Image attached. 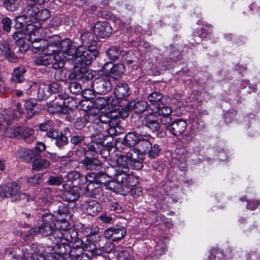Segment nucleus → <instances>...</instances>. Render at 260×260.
<instances>
[{
	"mask_svg": "<svg viewBox=\"0 0 260 260\" xmlns=\"http://www.w3.org/2000/svg\"><path fill=\"white\" fill-rule=\"evenodd\" d=\"M120 170L115 166H109L104 169V172L101 171L98 173L92 172L88 174V177L93 179L95 182L100 183L102 188L112 190L115 188L114 182L118 183V186L125 184L128 185L129 182L124 176H121Z\"/></svg>",
	"mask_w": 260,
	"mask_h": 260,
	"instance_id": "nucleus-1",
	"label": "nucleus"
},
{
	"mask_svg": "<svg viewBox=\"0 0 260 260\" xmlns=\"http://www.w3.org/2000/svg\"><path fill=\"white\" fill-rule=\"evenodd\" d=\"M40 46H35L36 50L41 51L44 53H47L50 55H54L55 53H62L63 52L68 54V58H73L72 56L75 52L73 48V42L69 39L61 40V38L57 35H54L50 37L47 41L40 40Z\"/></svg>",
	"mask_w": 260,
	"mask_h": 260,
	"instance_id": "nucleus-2",
	"label": "nucleus"
},
{
	"mask_svg": "<svg viewBox=\"0 0 260 260\" xmlns=\"http://www.w3.org/2000/svg\"><path fill=\"white\" fill-rule=\"evenodd\" d=\"M142 160V154H140V151L136 148H130L117 156L115 166L120 170L121 176L128 180L132 178V176L127 174L129 167L137 170L141 169L143 167Z\"/></svg>",
	"mask_w": 260,
	"mask_h": 260,
	"instance_id": "nucleus-3",
	"label": "nucleus"
},
{
	"mask_svg": "<svg viewBox=\"0 0 260 260\" xmlns=\"http://www.w3.org/2000/svg\"><path fill=\"white\" fill-rule=\"evenodd\" d=\"M113 114L110 112H101L99 114L95 112H92L91 110H90V113L87 117L90 122H93L92 127L98 132L100 126L102 127L106 126V125H109V124H112V126L114 124H119V120L117 118V116L124 118L127 117L128 115V112L125 110L119 113L118 116L116 114L113 115Z\"/></svg>",
	"mask_w": 260,
	"mask_h": 260,
	"instance_id": "nucleus-4",
	"label": "nucleus"
},
{
	"mask_svg": "<svg viewBox=\"0 0 260 260\" xmlns=\"http://www.w3.org/2000/svg\"><path fill=\"white\" fill-rule=\"evenodd\" d=\"M86 47L87 49L84 50L83 46H77L73 42L75 52L72 56H73L74 64L86 67L90 63L92 60L95 58L98 53L96 50V46Z\"/></svg>",
	"mask_w": 260,
	"mask_h": 260,
	"instance_id": "nucleus-5",
	"label": "nucleus"
},
{
	"mask_svg": "<svg viewBox=\"0 0 260 260\" xmlns=\"http://www.w3.org/2000/svg\"><path fill=\"white\" fill-rule=\"evenodd\" d=\"M42 223L37 227L38 233L44 237L51 236V239L55 240L54 234L60 228L62 220H57L50 213L42 214Z\"/></svg>",
	"mask_w": 260,
	"mask_h": 260,
	"instance_id": "nucleus-6",
	"label": "nucleus"
},
{
	"mask_svg": "<svg viewBox=\"0 0 260 260\" xmlns=\"http://www.w3.org/2000/svg\"><path fill=\"white\" fill-rule=\"evenodd\" d=\"M26 195L21 191V186L15 182L0 185V198L10 199L13 202L25 199Z\"/></svg>",
	"mask_w": 260,
	"mask_h": 260,
	"instance_id": "nucleus-7",
	"label": "nucleus"
},
{
	"mask_svg": "<svg viewBox=\"0 0 260 260\" xmlns=\"http://www.w3.org/2000/svg\"><path fill=\"white\" fill-rule=\"evenodd\" d=\"M22 13L26 19L31 23L45 21L50 17V13L47 9L40 10L37 7H25Z\"/></svg>",
	"mask_w": 260,
	"mask_h": 260,
	"instance_id": "nucleus-8",
	"label": "nucleus"
},
{
	"mask_svg": "<svg viewBox=\"0 0 260 260\" xmlns=\"http://www.w3.org/2000/svg\"><path fill=\"white\" fill-rule=\"evenodd\" d=\"M69 223L66 219L62 220L58 231L54 234L55 240L71 243L75 241L78 237V233L74 229L69 228Z\"/></svg>",
	"mask_w": 260,
	"mask_h": 260,
	"instance_id": "nucleus-9",
	"label": "nucleus"
},
{
	"mask_svg": "<svg viewBox=\"0 0 260 260\" xmlns=\"http://www.w3.org/2000/svg\"><path fill=\"white\" fill-rule=\"evenodd\" d=\"M87 182L88 184L85 187L83 185L80 186V190L82 191L83 195L86 197L97 199L101 202L103 197H105L101 184L96 183L93 179L88 177Z\"/></svg>",
	"mask_w": 260,
	"mask_h": 260,
	"instance_id": "nucleus-10",
	"label": "nucleus"
},
{
	"mask_svg": "<svg viewBox=\"0 0 260 260\" xmlns=\"http://www.w3.org/2000/svg\"><path fill=\"white\" fill-rule=\"evenodd\" d=\"M90 87L93 88V90L98 94H106L112 88L110 77L103 76L96 78L93 82L89 83Z\"/></svg>",
	"mask_w": 260,
	"mask_h": 260,
	"instance_id": "nucleus-11",
	"label": "nucleus"
},
{
	"mask_svg": "<svg viewBox=\"0 0 260 260\" xmlns=\"http://www.w3.org/2000/svg\"><path fill=\"white\" fill-rule=\"evenodd\" d=\"M28 253L31 254V260H48L55 254H50L47 247L44 248L42 245L33 243L30 247Z\"/></svg>",
	"mask_w": 260,
	"mask_h": 260,
	"instance_id": "nucleus-12",
	"label": "nucleus"
},
{
	"mask_svg": "<svg viewBox=\"0 0 260 260\" xmlns=\"http://www.w3.org/2000/svg\"><path fill=\"white\" fill-rule=\"evenodd\" d=\"M55 245L52 247L47 246V249L49 250L50 254H56L57 256H62L64 259L68 257H71L72 250H71V244L65 242L57 241V240H53Z\"/></svg>",
	"mask_w": 260,
	"mask_h": 260,
	"instance_id": "nucleus-13",
	"label": "nucleus"
},
{
	"mask_svg": "<svg viewBox=\"0 0 260 260\" xmlns=\"http://www.w3.org/2000/svg\"><path fill=\"white\" fill-rule=\"evenodd\" d=\"M86 67L82 65L74 64V69L69 75V78L71 80H80L83 83L86 81L91 82L93 76L90 71L86 70Z\"/></svg>",
	"mask_w": 260,
	"mask_h": 260,
	"instance_id": "nucleus-14",
	"label": "nucleus"
},
{
	"mask_svg": "<svg viewBox=\"0 0 260 260\" xmlns=\"http://www.w3.org/2000/svg\"><path fill=\"white\" fill-rule=\"evenodd\" d=\"M62 187L64 191L61 193L60 197L64 201L68 202H75L80 196V186L78 187L75 185L71 186L67 183L62 184Z\"/></svg>",
	"mask_w": 260,
	"mask_h": 260,
	"instance_id": "nucleus-15",
	"label": "nucleus"
},
{
	"mask_svg": "<svg viewBox=\"0 0 260 260\" xmlns=\"http://www.w3.org/2000/svg\"><path fill=\"white\" fill-rule=\"evenodd\" d=\"M126 234V230L124 226L121 225H114L105 230L104 236L107 239L116 241L123 239Z\"/></svg>",
	"mask_w": 260,
	"mask_h": 260,
	"instance_id": "nucleus-16",
	"label": "nucleus"
},
{
	"mask_svg": "<svg viewBox=\"0 0 260 260\" xmlns=\"http://www.w3.org/2000/svg\"><path fill=\"white\" fill-rule=\"evenodd\" d=\"M104 72L114 80L119 77L124 72V66L121 63L114 64L112 61L105 63L103 67Z\"/></svg>",
	"mask_w": 260,
	"mask_h": 260,
	"instance_id": "nucleus-17",
	"label": "nucleus"
},
{
	"mask_svg": "<svg viewBox=\"0 0 260 260\" xmlns=\"http://www.w3.org/2000/svg\"><path fill=\"white\" fill-rule=\"evenodd\" d=\"M87 178L88 174L86 176H84L77 171H72L67 174V180L66 183L71 184V186H73L75 184V185L82 186L87 183Z\"/></svg>",
	"mask_w": 260,
	"mask_h": 260,
	"instance_id": "nucleus-18",
	"label": "nucleus"
},
{
	"mask_svg": "<svg viewBox=\"0 0 260 260\" xmlns=\"http://www.w3.org/2000/svg\"><path fill=\"white\" fill-rule=\"evenodd\" d=\"M48 137L55 140V145L59 149H63L69 143L68 137L61 131L56 129L52 132H49Z\"/></svg>",
	"mask_w": 260,
	"mask_h": 260,
	"instance_id": "nucleus-19",
	"label": "nucleus"
},
{
	"mask_svg": "<svg viewBox=\"0 0 260 260\" xmlns=\"http://www.w3.org/2000/svg\"><path fill=\"white\" fill-rule=\"evenodd\" d=\"M93 31L98 37L104 38L111 34L112 28L106 21L98 22L93 27Z\"/></svg>",
	"mask_w": 260,
	"mask_h": 260,
	"instance_id": "nucleus-20",
	"label": "nucleus"
},
{
	"mask_svg": "<svg viewBox=\"0 0 260 260\" xmlns=\"http://www.w3.org/2000/svg\"><path fill=\"white\" fill-rule=\"evenodd\" d=\"M186 127L187 123L185 120L178 119L173 121L168 131L174 136L178 137L184 133Z\"/></svg>",
	"mask_w": 260,
	"mask_h": 260,
	"instance_id": "nucleus-21",
	"label": "nucleus"
},
{
	"mask_svg": "<svg viewBox=\"0 0 260 260\" xmlns=\"http://www.w3.org/2000/svg\"><path fill=\"white\" fill-rule=\"evenodd\" d=\"M97 156L90 155L88 152L85 153V157L81 161L83 168L86 170H94L101 166V161Z\"/></svg>",
	"mask_w": 260,
	"mask_h": 260,
	"instance_id": "nucleus-22",
	"label": "nucleus"
},
{
	"mask_svg": "<svg viewBox=\"0 0 260 260\" xmlns=\"http://www.w3.org/2000/svg\"><path fill=\"white\" fill-rule=\"evenodd\" d=\"M83 211L90 216H95L101 211L100 204L96 201L86 202L82 205Z\"/></svg>",
	"mask_w": 260,
	"mask_h": 260,
	"instance_id": "nucleus-23",
	"label": "nucleus"
},
{
	"mask_svg": "<svg viewBox=\"0 0 260 260\" xmlns=\"http://www.w3.org/2000/svg\"><path fill=\"white\" fill-rule=\"evenodd\" d=\"M16 118H18V116L15 110L11 109L4 110L0 114V125L5 127L9 125Z\"/></svg>",
	"mask_w": 260,
	"mask_h": 260,
	"instance_id": "nucleus-24",
	"label": "nucleus"
},
{
	"mask_svg": "<svg viewBox=\"0 0 260 260\" xmlns=\"http://www.w3.org/2000/svg\"><path fill=\"white\" fill-rule=\"evenodd\" d=\"M142 124L146 126L152 132L159 131L160 127L157 117L154 115H149L144 117Z\"/></svg>",
	"mask_w": 260,
	"mask_h": 260,
	"instance_id": "nucleus-25",
	"label": "nucleus"
},
{
	"mask_svg": "<svg viewBox=\"0 0 260 260\" xmlns=\"http://www.w3.org/2000/svg\"><path fill=\"white\" fill-rule=\"evenodd\" d=\"M68 54L63 52L62 53H55L54 55H52L51 63L50 66L54 69H58L62 68L64 65L66 60L73 59V58H68Z\"/></svg>",
	"mask_w": 260,
	"mask_h": 260,
	"instance_id": "nucleus-26",
	"label": "nucleus"
},
{
	"mask_svg": "<svg viewBox=\"0 0 260 260\" xmlns=\"http://www.w3.org/2000/svg\"><path fill=\"white\" fill-rule=\"evenodd\" d=\"M118 124H114L112 126V124H109V125H106V126H103L102 127L100 126L99 129H98V132H97V136L99 138H102L104 140H105L110 136L116 134V130L115 128Z\"/></svg>",
	"mask_w": 260,
	"mask_h": 260,
	"instance_id": "nucleus-27",
	"label": "nucleus"
},
{
	"mask_svg": "<svg viewBox=\"0 0 260 260\" xmlns=\"http://www.w3.org/2000/svg\"><path fill=\"white\" fill-rule=\"evenodd\" d=\"M24 106L27 118L32 117L41 110V108L37 104L36 101L34 99L26 101Z\"/></svg>",
	"mask_w": 260,
	"mask_h": 260,
	"instance_id": "nucleus-28",
	"label": "nucleus"
},
{
	"mask_svg": "<svg viewBox=\"0 0 260 260\" xmlns=\"http://www.w3.org/2000/svg\"><path fill=\"white\" fill-rule=\"evenodd\" d=\"M58 96H60V98L62 100H64L63 101V104L64 105V107L62 106L60 104H53L50 106H49L47 107V111L50 113H62V114H66L68 110L66 106V102H65L66 100H68V99L67 98L66 95H63L62 93H60L58 94Z\"/></svg>",
	"mask_w": 260,
	"mask_h": 260,
	"instance_id": "nucleus-29",
	"label": "nucleus"
},
{
	"mask_svg": "<svg viewBox=\"0 0 260 260\" xmlns=\"http://www.w3.org/2000/svg\"><path fill=\"white\" fill-rule=\"evenodd\" d=\"M100 139V142L92 140L87 145L88 149L85 152H88L90 155L97 156L98 153L100 152L104 142L102 138H99Z\"/></svg>",
	"mask_w": 260,
	"mask_h": 260,
	"instance_id": "nucleus-30",
	"label": "nucleus"
},
{
	"mask_svg": "<svg viewBox=\"0 0 260 260\" xmlns=\"http://www.w3.org/2000/svg\"><path fill=\"white\" fill-rule=\"evenodd\" d=\"M94 36L91 31H85L81 34L80 40L82 45L86 47H94L96 46Z\"/></svg>",
	"mask_w": 260,
	"mask_h": 260,
	"instance_id": "nucleus-31",
	"label": "nucleus"
},
{
	"mask_svg": "<svg viewBox=\"0 0 260 260\" xmlns=\"http://www.w3.org/2000/svg\"><path fill=\"white\" fill-rule=\"evenodd\" d=\"M147 99L150 102L149 108L151 109V108H155L156 105L164 104L165 101L163 99L162 94L159 91L152 92L150 93Z\"/></svg>",
	"mask_w": 260,
	"mask_h": 260,
	"instance_id": "nucleus-32",
	"label": "nucleus"
},
{
	"mask_svg": "<svg viewBox=\"0 0 260 260\" xmlns=\"http://www.w3.org/2000/svg\"><path fill=\"white\" fill-rule=\"evenodd\" d=\"M51 165L49 160L44 158H36L32 161V169L36 171L48 168Z\"/></svg>",
	"mask_w": 260,
	"mask_h": 260,
	"instance_id": "nucleus-33",
	"label": "nucleus"
},
{
	"mask_svg": "<svg viewBox=\"0 0 260 260\" xmlns=\"http://www.w3.org/2000/svg\"><path fill=\"white\" fill-rule=\"evenodd\" d=\"M114 93L117 99H122L128 96L129 94L128 85L123 83L118 84L114 89Z\"/></svg>",
	"mask_w": 260,
	"mask_h": 260,
	"instance_id": "nucleus-34",
	"label": "nucleus"
},
{
	"mask_svg": "<svg viewBox=\"0 0 260 260\" xmlns=\"http://www.w3.org/2000/svg\"><path fill=\"white\" fill-rule=\"evenodd\" d=\"M18 155L23 161L30 162L32 161L36 153L32 150L22 148L18 150Z\"/></svg>",
	"mask_w": 260,
	"mask_h": 260,
	"instance_id": "nucleus-35",
	"label": "nucleus"
},
{
	"mask_svg": "<svg viewBox=\"0 0 260 260\" xmlns=\"http://www.w3.org/2000/svg\"><path fill=\"white\" fill-rule=\"evenodd\" d=\"M101 202L107 206L111 211H113L116 213H120L122 211L121 206L114 201H112L107 197H103Z\"/></svg>",
	"mask_w": 260,
	"mask_h": 260,
	"instance_id": "nucleus-36",
	"label": "nucleus"
},
{
	"mask_svg": "<svg viewBox=\"0 0 260 260\" xmlns=\"http://www.w3.org/2000/svg\"><path fill=\"white\" fill-rule=\"evenodd\" d=\"M26 70L24 67L21 66L15 69L13 72L12 80L15 83H21L24 80V74Z\"/></svg>",
	"mask_w": 260,
	"mask_h": 260,
	"instance_id": "nucleus-37",
	"label": "nucleus"
},
{
	"mask_svg": "<svg viewBox=\"0 0 260 260\" xmlns=\"http://www.w3.org/2000/svg\"><path fill=\"white\" fill-rule=\"evenodd\" d=\"M50 94L51 92L49 91L48 85L41 83L39 84L36 99L39 100H44L47 99Z\"/></svg>",
	"mask_w": 260,
	"mask_h": 260,
	"instance_id": "nucleus-38",
	"label": "nucleus"
},
{
	"mask_svg": "<svg viewBox=\"0 0 260 260\" xmlns=\"http://www.w3.org/2000/svg\"><path fill=\"white\" fill-rule=\"evenodd\" d=\"M131 107L136 114L139 115L147 109L148 105L147 102L145 101H134L131 102Z\"/></svg>",
	"mask_w": 260,
	"mask_h": 260,
	"instance_id": "nucleus-39",
	"label": "nucleus"
},
{
	"mask_svg": "<svg viewBox=\"0 0 260 260\" xmlns=\"http://www.w3.org/2000/svg\"><path fill=\"white\" fill-rule=\"evenodd\" d=\"M94 109L92 112L99 113V110L105 108L107 107V102L106 97H99L96 98L92 103L91 106Z\"/></svg>",
	"mask_w": 260,
	"mask_h": 260,
	"instance_id": "nucleus-40",
	"label": "nucleus"
},
{
	"mask_svg": "<svg viewBox=\"0 0 260 260\" xmlns=\"http://www.w3.org/2000/svg\"><path fill=\"white\" fill-rule=\"evenodd\" d=\"M142 136L138 135L135 132H130L128 133L124 138L126 142V143L127 144L129 147H132L138 144L140 140H141Z\"/></svg>",
	"mask_w": 260,
	"mask_h": 260,
	"instance_id": "nucleus-41",
	"label": "nucleus"
},
{
	"mask_svg": "<svg viewBox=\"0 0 260 260\" xmlns=\"http://www.w3.org/2000/svg\"><path fill=\"white\" fill-rule=\"evenodd\" d=\"M122 50L117 46H111L106 51V56L111 60L118 59L120 56Z\"/></svg>",
	"mask_w": 260,
	"mask_h": 260,
	"instance_id": "nucleus-42",
	"label": "nucleus"
},
{
	"mask_svg": "<svg viewBox=\"0 0 260 260\" xmlns=\"http://www.w3.org/2000/svg\"><path fill=\"white\" fill-rule=\"evenodd\" d=\"M151 110L154 112H157L160 116L170 115L172 112L171 108L165 106V104L163 105H156L155 108H151Z\"/></svg>",
	"mask_w": 260,
	"mask_h": 260,
	"instance_id": "nucleus-43",
	"label": "nucleus"
},
{
	"mask_svg": "<svg viewBox=\"0 0 260 260\" xmlns=\"http://www.w3.org/2000/svg\"><path fill=\"white\" fill-rule=\"evenodd\" d=\"M71 244V256H75V254L84 251L83 250V241L77 238L75 241L70 243Z\"/></svg>",
	"mask_w": 260,
	"mask_h": 260,
	"instance_id": "nucleus-44",
	"label": "nucleus"
},
{
	"mask_svg": "<svg viewBox=\"0 0 260 260\" xmlns=\"http://www.w3.org/2000/svg\"><path fill=\"white\" fill-rule=\"evenodd\" d=\"M51 58L52 55L43 53V54L40 55L36 59L35 62L37 66H50Z\"/></svg>",
	"mask_w": 260,
	"mask_h": 260,
	"instance_id": "nucleus-45",
	"label": "nucleus"
},
{
	"mask_svg": "<svg viewBox=\"0 0 260 260\" xmlns=\"http://www.w3.org/2000/svg\"><path fill=\"white\" fill-rule=\"evenodd\" d=\"M116 257L117 260H132V250L129 248L122 249L117 252Z\"/></svg>",
	"mask_w": 260,
	"mask_h": 260,
	"instance_id": "nucleus-46",
	"label": "nucleus"
},
{
	"mask_svg": "<svg viewBox=\"0 0 260 260\" xmlns=\"http://www.w3.org/2000/svg\"><path fill=\"white\" fill-rule=\"evenodd\" d=\"M63 183L62 175H50L46 181V183L51 186H58Z\"/></svg>",
	"mask_w": 260,
	"mask_h": 260,
	"instance_id": "nucleus-47",
	"label": "nucleus"
},
{
	"mask_svg": "<svg viewBox=\"0 0 260 260\" xmlns=\"http://www.w3.org/2000/svg\"><path fill=\"white\" fill-rule=\"evenodd\" d=\"M21 131V127H7L4 131V134L6 136L9 138H19V133Z\"/></svg>",
	"mask_w": 260,
	"mask_h": 260,
	"instance_id": "nucleus-48",
	"label": "nucleus"
},
{
	"mask_svg": "<svg viewBox=\"0 0 260 260\" xmlns=\"http://www.w3.org/2000/svg\"><path fill=\"white\" fill-rule=\"evenodd\" d=\"M54 123L52 120H47L41 123L39 125L40 131L46 132V135L48 137L49 132H52L56 129L54 128Z\"/></svg>",
	"mask_w": 260,
	"mask_h": 260,
	"instance_id": "nucleus-49",
	"label": "nucleus"
},
{
	"mask_svg": "<svg viewBox=\"0 0 260 260\" xmlns=\"http://www.w3.org/2000/svg\"><path fill=\"white\" fill-rule=\"evenodd\" d=\"M3 6L9 11H15L19 7L18 0H3Z\"/></svg>",
	"mask_w": 260,
	"mask_h": 260,
	"instance_id": "nucleus-50",
	"label": "nucleus"
},
{
	"mask_svg": "<svg viewBox=\"0 0 260 260\" xmlns=\"http://www.w3.org/2000/svg\"><path fill=\"white\" fill-rule=\"evenodd\" d=\"M24 37L25 34L21 30L16 31L13 35V39L15 40L16 44L20 47H23L24 45Z\"/></svg>",
	"mask_w": 260,
	"mask_h": 260,
	"instance_id": "nucleus-51",
	"label": "nucleus"
},
{
	"mask_svg": "<svg viewBox=\"0 0 260 260\" xmlns=\"http://www.w3.org/2000/svg\"><path fill=\"white\" fill-rule=\"evenodd\" d=\"M39 84L35 82L30 81L28 83V87L26 89V93L32 96L36 99Z\"/></svg>",
	"mask_w": 260,
	"mask_h": 260,
	"instance_id": "nucleus-52",
	"label": "nucleus"
},
{
	"mask_svg": "<svg viewBox=\"0 0 260 260\" xmlns=\"http://www.w3.org/2000/svg\"><path fill=\"white\" fill-rule=\"evenodd\" d=\"M34 134V131L33 129L27 127H21V131L19 133V139L22 138L24 140H26L27 138L31 139Z\"/></svg>",
	"mask_w": 260,
	"mask_h": 260,
	"instance_id": "nucleus-53",
	"label": "nucleus"
},
{
	"mask_svg": "<svg viewBox=\"0 0 260 260\" xmlns=\"http://www.w3.org/2000/svg\"><path fill=\"white\" fill-rule=\"evenodd\" d=\"M90 113V110L88 112L86 113L85 116L78 118L75 122V126L78 129H81L86 125V121L90 123H93V122H90L88 119V115Z\"/></svg>",
	"mask_w": 260,
	"mask_h": 260,
	"instance_id": "nucleus-54",
	"label": "nucleus"
},
{
	"mask_svg": "<svg viewBox=\"0 0 260 260\" xmlns=\"http://www.w3.org/2000/svg\"><path fill=\"white\" fill-rule=\"evenodd\" d=\"M146 139H144L143 137L141 138V140L138 143V144L141 147V148L139 149L140 151V154L145 153L148 150L151 143L147 139V137H146Z\"/></svg>",
	"mask_w": 260,
	"mask_h": 260,
	"instance_id": "nucleus-55",
	"label": "nucleus"
},
{
	"mask_svg": "<svg viewBox=\"0 0 260 260\" xmlns=\"http://www.w3.org/2000/svg\"><path fill=\"white\" fill-rule=\"evenodd\" d=\"M160 150L159 146L157 144H155L153 145L151 144L147 153H148V157L150 158L153 159L158 156Z\"/></svg>",
	"mask_w": 260,
	"mask_h": 260,
	"instance_id": "nucleus-56",
	"label": "nucleus"
},
{
	"mask_svg": "<svg viewBox=\"0 0 260 260\" xmlns=\"http://www.w3.org/2000/svg\"><path fill=\"white\" fill-rule=\"evenodd\" d=\"M124 138H119L115 140V145L116 148L119 151L126 150V148H129V146L126 143Z\"/></svg>",
	"mask_w": 260,
	"mask_h": 260,
	"instance_id": "nucleus-57",
	"label": "nucleus"
},
{
	"mask_svg": "<svg viewBox=\"0 0 260 260\" xmlns=\"http://www.w3.org/2000/svg\"><path fill=\"white\" fill-rule=\"evenodd\" d=\"M69 89L71 93L77 94L82 91V87L80 83L74 81L70 83Z\"/></svg>",
	"mask_w": 260,
	"mask_h": 260,
	"instance_id": "nucleus-58",
	"label": "nucleus"
},
{
	"mask_svg": "<svg viewBox=\"0 0 260 260\" xmlns=\"http://www.w3.org/2000/svg\"><path fill=\"white\" fill-rule=\"evenodd\" d=\"M91 239L88 237L86 239V243H83V250H87L88 251H92L96 249V245L95 243L92 242Z\"/></svg>",
	"mask_w": 260,
	"mask_h": 260,
	"instance_id": "nucleus-59",
	"label": "nucleus"
},
{
	"mask_svg": "<svg viewBox=\"0 0 260 260\" xmlns=\"http://www.w3.org/2000/svg\"><path fill=\"white\" fill-rule=\"evenodd\" d=\"M160 122L162 125L165 126V128L168 131L173 121L170 116L168 115L160 116Z\"/></svg>",
	"mask_w": 260,
	"mask_h": 260,
	"instance_id": "nucleus-60",
	"label": "nucleus"
},
{
	"mask_svg": "<svg viewBox=\"0 0 260 260\" xmlns=\"http://www.w3.org/2000/svg\"><path fill=\"white\" fill-rule=\"evenodd\" d=\"M107 102V108L111 110H115L117 109L116 106L118 104L119 101L117 99L114 97H106Z\"/></svg>",
	"mask_w": 260,
	"mask_h": 260,
	"instance_id": "nucleus-61",
	"label": "nucleus"
},
{
	"mask_svg": "<svg viewBox=\"0 0 260 260\" xmlns=\"http://www.w3.org/2000/svg\"><path fill=\"white\" fill-rule=\"evenodd\" d=\"M43 176L42 174L38 173L27 178L28 183L32 185H35L40 183Z\"/></svg>",
	"mask_w": 260,
	"mask_h": 260,
	"instance_id": "nucleus-62",
	"label": "nucleus"
},
{
	"mask_svg": "<svg viewBox=\"0 0 260 260\" xmlns=\"http://www.w3.org/2000/svg\"><path fill=\"white\" fill-rule=\"evenodd\" d=\"M4 30L9 32L11 29L12 20L8 17L3 18L1 21Z\"/></svg>",
	"mask_w": 260,
	"mask_h": 260,
	"instance_id": "nucleus-63",
	"label": "nucleus"
},
{
	"mask_svg": "<svg viewBox=\"0 0 260 260\" xmlns=\"http://www.w3.org/2000/svg\"><path fill=\"white\" fill-rule=\"evenodd\" d=\"M222 255L221 252L216 249H212L211 250L210 255H209V260H225L219 258Z\"/></svg>",
	"mask_w": 260,
	"mask_h": 260,
	"instance_id": "nucleus-64",
	"label": "nucleus"
}]
</instances>
